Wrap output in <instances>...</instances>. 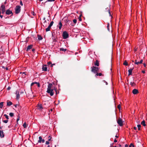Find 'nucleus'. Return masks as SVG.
<instances>
[{
	"label": "nucleus",
	"instance_id": "1",
	"mask_svg": "<svg viewBox=\"0 0 147 147\" xmlns=\"http://www.w3.org/2000/svg\"><path fill=\"white\" fill-rule=\"evenodd\" d=\"M52 84L51 83L49 84L47 88V92L51 96H52L54 95V90H55V87H54L52 89Z\"/></svg>",
	"mask_w": 147,
	"mask_h": 147
},
{
	"label": "nucleus",
	"instance_id": "2",
	"mask_svg": "<svg viewBox=\"0 0 147 147\" xmlns=\"http://www.w3.org/2000/svg\"><path fill=\"white\" fill-rule=\"evenodd\" d=\"M99 68L98 67H94L93 66L91 67V71L94 74H96L97 71L99 70Z\"/></svg>",
	"mask_w": 147,
	"mask_h": 147
},
{
	"label": "nucleus",
	"instance_id": "3",
	"mask_svg": "<svg viewBox=\"0 0 147 147\" xmlns=\"http://www.w3.org/2000/svg\"><path fill=\"white\" fill-rule=\"evenodd\" d=\"M21 7L20 5H17L16 6L15 8V13L16 14H18L21 11Z\"/></svg>",
	"mask_w": 147,
	"mask_h": 147
},
{
	"label": "nucleus",
	"instance_id": "4",
	"mask_svg": "<svg viewBox=\"0 0 147 147\" xmlns=\"http://www.w3.org/2000/svg\"><path fill=\"white\" fill-rule=\"evenodd\" d=\"M62 36L64 39H66L69 37V35L67 32L66 31L63 32Z\"/></svg>",
	"mask_w": 147,
	"mask_h": 147
},
{
	"label": "nucleus",
	"instance_id": "5",
	"mask_svg": "<svg viewBox=\"0 0 147 147\" xmlns=\"http://www.w3.org/2000/svg\"><path fill=\"white\" fill-rule=\"evenodd\" d=\"M117 122L119 125L120 126H123V121L122 119H121V118H119L118 119V120H117Z\"/></svg>",
	"mask_w": 147,
	"mask_h": 147
},
{
	"label": "nucleus",
	"instance_id": "6",
	"mask_svg": "<svg viewBox=\"0 0 147 147\" xmlns=\"http://www.w3.org/2000/svg\"><path fill=\"white\" fill-rule=\"evenodd\" d=\"M1 8L0 9V11L2 12V13H4L5 12V6L4 5L2 4L1 6Z\"/></svg>",
	"mask_w": 147,
	"mask_h": 147
},
{
	"label": "nucleus",
	"instance_id": "7",
	"mask_svg": "<svg viewBox=\"0 0 147 147\" xmlns=\"http://www.w3.org/2000/svg\"><path fill=\"white\" fill-rule=\"evenodd\" d=\"M39 140L38 141V142L39 143H41L42 142V143H43L45 142V140L44 139H42V137L41 136H39Z\"/></svg>",
	"mask_w": 147,
	"mask_h": 147
},
{
	"label": "nucleus",
	"instance_id": "8",
	"mask_svg": "<svg viewBox=\"0 0 147 147\" xmlns=\"http://www.w3.org/2000/svg\"><path fill=\"white\" fill-rule=\"evenodd\" d=\"M5 13L7 15H9L12 13V15H13V13L9 9H7L6 12Z\"/></svg>",
	"mask_w": 147,
	"mask_h": 147
},
{
	"label": "nucleus",
	"instance_id": "9",
	"mask_svg": "<svg viewBox=\"0 0 147 147\" xmlns=\"http://www.w3.org/2000/svg\"><path fill=\"white\" fill-rule=\"evenodd\" d=\"M42 71H47V67L46 65H44L42 67Z\"/></svg>",
	"mask_w": 147,
	"mask_h": 147
},
{
	"label": "nucleus",
	"instance_id": "10",
	"mask_svg": "<svg viewBox=\"0 0 147 147\" xmlns=\"http://www.w3.org/2000/svg\"><path fill=\"white\" fill-rule=\"evenodd\" d=\"M134 69V67H133L132 68H131L130 69H129L128 70V76H129L130 75H132V71Z\"/></svg>",
	"mask_w": 147,
	"mask_h": 147
},
{
	"label": "nucleus",
	"instance_id": "11",
	"mask_svg": "<svg viewBox=\"0 0 147 147\" xmlns=\"http://www.w3.org/2000/svg\"><path fill=\"white\" fill-rule=\"evenodd\" d=\"M138 92V90L134 89L133 90L132 93L134 94H137Z\"/></svg>",
	"mask_w": 147,
	"mask_h": 147
},
{
	"label": "nucleus",
	"instance_id": "12",
	"mask_svg": "<svg viewBox=\"0 0 147 147\" xmlns=\"http://www.w3.org/2000/svg\"><path fill=\"white\" fill-rule=\"evenodd\" d=\"M16 99H18L20 98L19 92L18 90H17L16 92Z\"/></svg>",
	"mask_w": 147,
	"mask_h": 147
},
{
	"label": "nucleus",
	"instance_id": "13",
	"mask_svg": "<svg viewBox=\"0 0 147 147\" xmlns=\"http://www.w3.org/2000/svg\"><path fill=\"white\" fill-rule=\"evenodd\" d=\"M38 109L40 111H41L42 110V109H43L42 105L41 104L39 105L38 104V107H37Z\"/></svg>",
	"mask_w": 147,
	"mask_h": 147
},
{
	"label": "nucleus",
	"instance_id": "14",
	"mask_svg": "<svg viewBox=\"0 0 147 147\" xmlns=\"http://www.w3.org/2000/svg\"><path fill=\"white\" fill-rule=\"evenodd\" d=\"M32 46L33 45H30L28 46L26 49V51H29L30 49H31L32 48Z\"/></svg>",
	"mask_w": 147,
	"mask_h": 147
},
{
	"label": "nucleus",
	"instance_id": "15",
	"mask_svg": "<svg viewBox=\"0 0 147 147\" xmlns=\"http://www.w3.org/2000/svg\"><path fill=\"white\" fill-rule=\"evenodd\" d=\"M0 136L1 138H3L4 136V134L2 130H0Z\"/></svg>",
	"mask_w": 147,
	"mask_h": 147
},
{
	"label": "nucleus",
	"instance_id": "16",
	"mask_svg": "<svg viewBox=\"0 0 147 147\" xmlns=\"http://www.w3.org/2000/svg\"><path fill=\"white\" fill-rule=\"evenodd\" d=\"M35 84H37L38 86V87H40V84L38 82H34L32 83L31 84V86H32Z\"/></svg>",
	"mask_w": 147,
	"mask_h": 147
},
{
	"label": "nucleus",
	"instance_id": "17",
	"mask_svg": "<svg viewBox=\"0 0 147 147\" xmlns=\"http://www.w3.org/2000/svg\"><path fill=\"white\" fill-rule=\"evenodd\" d=\"M94 65L95 66H99V62L98 60H96V62L94 63Z\"/></svg>",
	"mask_w": 147,
	"mask_h": 147
},
{
	"label": "nucleus",
	"instance_id": "18",
	"mask_svg": "<svg viewBox=\"0 0 147 147\" xmlns=\"http://www.w3.org/2000/svg\"><path fill=\"white\" fill-rule=\"evenodd\" d=\"M49 23H47L46 20H45L43 23L44 24L43 25V26H44V27H46L47 26L48 24Z\"/></svg>",
	"mask_w": 147,
	"mask_h": 147
},
{
	"label": "nucleus",
	"instance_id": "19",
	"mask_svg": "<svg viewBox=\"0 0 147 147\" xmlns=\"http://www.w3.org/2000/svg\"><path fill=\"white\" fill-rule=\"evenodd\" d=\"M104 76V75L103 74H102L101 73H97L96 74V75H95V76L96 77H97V76Z\"/></svg>",
	"mask_w": 147,
	"mask_h": 147
},
{
	"label": "nucleus",
	"instance_id": "20",
	"mask_svg": "<svg viewBox=\"0 0 147 147\" xmlns=\"http://www.w3.org/2000/svg\"><path fill=\"white\" fill-rule=\"evenodd\" d=\"M59 30H61V27L62 26V24L61 21L59 22Z\"/></svg>",
	"mask_w": 147,
	"mask_h": 147
},
{
	"label": "nucleus",
	"instance_id": "21",
	"mask_svg": "<svg viewBox=\"0 0 147 147\" xmlns=\"http://www.w3.org/2000/svg\"><path fill=\"white\" fill-rule=\"evenodd\" d=\"M12 104V103L11 101H7V105L8 106H10Z\"/></svg>",
	"mask_w": 147,
	"mask_h": 147
},
{
	"label": "nucleus",
	"instance_id": "22",
	"mask_svg": "<svg viewBox=\"0 0 147 147\" xmlns=\"http://www.w3.org/2000/svg\"><path fill=\"white\" fill-rule=\"evenodd\" d=\"M141 124L144 126H146V125L145 124V121L144 120H143V121L141 123Z\"/></svg>",
	"mask_w": 147,
	"mask_h": 147
},
{
	"label": "nucleus",
	"instance_id": "23",
	"mask_svg": "<svg viewBox=\"0 0 147 147\" xmlns=\"http://www.w3.org/2000/svg\"><path fill=\"white\" fill-rule=\"evenodd\" d=\"M55 64H52V63H51V62H49L48 63V65L49 66H51V67H52L53 66V65H55Z\"/></svg>",
	"mask_w": 147,
	"mask_h": 147
},
{
	"label": "nucleus",
	"instance_id": "24",
	"mask_svg": "<svg viewBox=\"0 0 147 147\" xmlns=\"http://www.w3.org/2000/svg\"><path fill=\"white\" fill-rule=\"evenodd\" d=\"M133 80L130 82V84L132 86H134L136 85V84L134 82H133Z\"/></svg>",
	"mask_w": 147,
	"mask_h": 147
},
{
	"label": "nucleus",
	"instance_id": "25",
	"mask_svg": "<svg viewBox=\"0 0 147 147\" xmlns=\"http://www.w3.org/2000/svg\"><path fill=\"white\" fill-rule=\"evenodd\" d=\"M38 39L39 40H41L42 39V38L40 35H38Z\"/></svg>",
	"mask_w": 147,
	"mask_h": 147
},
{
	"label": "nucleus",
	"instance_id": "26",
	"mask_svg": "<svg viewBox=\"0 0 147 147\" xmlns=\"http://www.w3.org/2000/svg\"><path fill=\"white\" fill-rule=\"evenodd\" d=\"M60 51H66L67 49H64L63 48H61L60 49Z\"/></svg>",
	"mask_w": 147,
	"mask_h": 147
},
{
	"label": "nucleus",
	"instance_id": "27",
	"mask_svg": "<svg viewBox=\"0 0 147 147\" xmlns=\"http://www.w3.org/2000/svg\"><path fill=\"white\" fill-rule=\"evenodd\" d=\"M3 102H1L0 103V108L1 109L3 106Z\"/></svg>",
	"mask_w": 147,
	"mask_h": 147
},
{
	"label": "nucleus",
	"instance_id": "28",
	"mask_svg": "<svg viewBox=\"0 0 147 147\" xmlns=\"http://www.w3.org/2000/svg\"><path fill=\"white\" fill-rule=\"evenodd\" d=\"M123 64L125 65H128V63L126 60L123 63Z\"/></svg>",
	"mask_w": 147,
	"mask_h": 147
},
{
	"label": "nucleus",
	"instance_id": "29",
	"mask_svg": "<svg viewBox=\"0 0 147 147\" xmlns=\"http://www.w3.org/2000/svg\"><path fill=\"white\" fill-rule=\"evenodd\" d=\"M4 116L7 119H9V117L6 114H5L4 115Z\"/></svg>",
	"mask_w": 147,
	"mask_h": 147
},
{
	"label": "nucleus",
	"instance_id": "30",
	"mask_svg": "<svg viewBox=\"0 0 147 147\" xmlns=\"http://www.w3.org/2000/svg\"><path fill=\"white\" fill-rule=\"evenodd\" d=\"M138 128V130H140V127H141V125L140 124H138L137 125Z\"/></svg>",
	"mask_w": 147,
	"mask_h": 147
},
{
	"label": "nucleus",
	"instance_id": "31",
	"mask_svg": "<svg viewBox=\"0 0 147 147\" xmlns=\"http://www.w3.org/2000/svg\"><path fill=\"white\" fill-rule=\"evenodd\" d=\"M109 23H108L107 24V29H108V30L109 31L110 29L109 28Z\"/></svg>",
	"mask_w": 147,
	"mask_h": 147
},
{
	"label": "nucleus",
	"instance_id": "32",
	"mask_svg": "<svg viewBox=\"0 0 147 147\" xmlns=\"http://www.w3.org/2000/svg\"><path fill=\"white\" fill-rule=\"evenodd\" d=\"M9 115L11 117H12L13 116L14 114L13 113H9Z\"/></svg>",
	"mask_w": 147,
	"mask_h": 147
},
{
	"label": "nucleus",
	"instance_id": "33",
	"mask_svg": "<svg viewBox=\"0 0 147 147\" xmlns=\"http://www.w3.org/2000/svg\"><path fill=\"white\" fill-rule=\"evenodd\" d=\"M8 120L7 119L6 120H4L3 121V122L5 123H7L8 122Z\"/></svg>",
	"mask_w": 147,
	"mask_h": 147
},
{
	"label": "nucleus",
	"instance_id": "34",
	"mask_svg": "<svg viewBox=\"0 0 147 147\" xmlns=\"http://www.w3.org/2000/svg\"><path fill=\"white\" fill-rule=\"evenodd\" d=\"M26 72H24L23 73V74H22L23 77L24 78H25V76L26 75Z\"/></svg>",
	"mask_w": 147,
	"mask_h": 147
},
{
	"label": "nucleus",
	"instance_id": "35",
	"mask_svg": "<svg viewBox=\"0 0 147 147\" xmlns=\"http://www.w3.org/2000/svg\"><path fill=\"white\" fill-rule=\"evenodd\" d=\"M55 91L56 92V94H57H57H59V91H57V88H55Z\"/></svg>",
	"mask_w": 147,
	"mask_h": 147
},
{
	"label": "nucleus",
	"instance_id": "36",
	"mask_svg": "<svg viewBox=\"0 0 147 147\" xmlns=\"http://www.w3.org/2000/svg\"><path fill=\"white\" fill-rule=\"evenodd\" d=\"M134 147V145L132 143H131L130 145L129 146V147Z\"/></svg>",
	"mask_w": 147,
	"mask_h": 147
},
{
	"label": "nucleus",
	"instance_id": "37",
	"mask_svg": "<svg viewBox=\"0 0 147 147\" xmlns=\"http://www.w3.org/2000/svg\"><path fill=\"white\" fill-rule=\"evenodd\" d=\"M117 108L119 110L120 109V108H121V105L120 104H119L117 106Z\"/></svg>",
	"mask_w": 147,
	"mask_h": 147
},
{
	"label": "nucleus",
	"instance_id": "38",
	"mask_svg": "<svg viewBox=\"0 0 147 147\" xmlns=\"http://www.w3.org/2000/svg\"><path fill=\"white\" fill-rule=\"evenodd\" d=\"M53 23H54L53 22V21H52V22H51V23H50V24L49 25H50V26H51L53 25Z\"/></svg>",
	"mask_w": 147,
	"mask_h": 147
},
{
	"label": "nucleus",
	"instance_id": "39",
	"mask_svg": "<svg viewBox=\"0 0 147 147\" xmlns=\"http://www.w3.org/2000/svg\"><path fill=\"white\" fill-rule=\"evenodd\" d=\"M23 126L24 128L26 127V122H25L23 124Z\"/></svg>",
	"mask_w": 147,
	"mask_h": 147
},
{
	"label": "nucleus",
	"instance_id": "40",
	"mask_svg": "<svg viewBox=\"0 0 147 147\" xmlns=\"http://www.w3.org/2000/svg\"><path fill=\"white\" fill-rule=\"evenodd\" d=\"M51 138L52 137L50 136H49L48 137V141H51Z\"/></svg>",
	"mask_w": 147,
	"mask_h": 147
},
{
	"label": "nucleus",
	"instance_id": "41",
	"mask_svg": "<svg viewBox=\"0 0 147 147\" xmlns=\"http://www.w3.org/2000/svg\"><path fill=\"white\" fill-rule=\"evenodd\" d=\"M73 22L74 24H76L77 22V20L76 19H74L73 20Z\"/></svg>",
	"mask_w": 147,
	"mask_h": 147
},
{
	"label": "nucleus",
	"instance_id": "42",
	"mask_svg": "<svg viewBox=\"0 0 147 147\" xmlns=\"http://www.w3.org/2000/svg\"><path fill=\"white\" fill-rule=\"evenodd\" d=\"M135 64L137 65H138L139 64H140V63L139 61H138L136 62H135Z\"/></svg>",
	"mask_w": 147,
	"mask_h": 147
},
{
	"label": "nucleus",
	"instance_id": "43",
	"mask_svg": "<svg viewBox=\"0 0 147 147\" xmlns=\"http://www.w3.org/2000/svg\"><path fill=\"white\" fill-rule=\"evenodd\" d=\"M19 120H20V117H18V118L17 119V124H18V121Z\"/></svg>",
	"mask_w": 147,
	"mask_h": 147
},
{
	"label": "nucleus",
	"instance_id": "44",
	"mask_svg": "<svg viewBox=\"0 0 147 147\" xmlns=\"http://www.w3.org/2000/svg\"><path fill=\"white\" fill-rule=\"evenodd\" d=\"M45 30L46 32H48L50 31V29L49 28H47Z\"/></svg>",
	"mask_w": 147,
	"mask_h": 147
},
{
	"label": "nucleus",
	"instance_id": "45",
	"mask_svg": "<svg viewBox=\"0 0 147 147\" xmlns=\"http://www.w3.org/2000/svg\"><path fill=\"white\" fill-rule=\"evenodd\" d=\"M45 144L47 145H48L49 144V141H47L46 142Z\"/></svg>",
	"mask_w": 147,
	"mask_h": 147
},
{
	"label": "nucleus",
	"instance_id": "46",
	"mask_svg": "<svg viewBox=\"0 0 147 147\" xmlns=\"http://www.w3.org/2000/svg\"><path fill=\"white\" fill-rule=\"evenodd\" d=\"M78 18L79 21H82V18L80 17H79Z\"/></svg>",
	"mask_w": 147,
	"mask_h": 147
},
{
	"label": "nucleus",
	"instance_id": "47",
	"mask_svg": "<svg viewBox=\"0 0 147 147\" xmlns=\"http://www.w3.org/2000/svg\"><path fill=\"white\" fill-rule=\"evenodd\" d=\"M14 106L16 107H17L19 106V105H15Z\"/></svg>",
	"mask_w": 147,
	"mask_h": 147
},
{
	"label": "nucleus",
	"instance_id": "48",
	"mask_svg": "<svg viewBox=\"0 0 147 147\" xmlns=\"http://www.w3.org/2000/svg\"><path fill=\"white\" fill-rule=\"evenodd\" d=\"M143 62V60L142 59H141L140 60V64H142V63Z\"/></svg>",
	"mask_w": 147,
	"mask_h": 147
},
{
	"label": "nucleus",
	"instance_id": "49",
	"mask_svg": "<svg viewBox=\"0 0 147 147\" xmlns=\"http://www.w3.org/2000/svg\"><path fill=\"white\" fill-rule=\"evenodd\" d=\"M55 1V0H47V1L51 2V1Z\"/></svg>",
	"mask_w": 147,
	"mask_h": 147
},
{
	"label": "nucleus",
	"instance_id": "50",
	"mask_svg": "<svg viewBox=\"0 0 147 147\" xmlns=\"http://www.w3.org/2000/svg\"><path fill=\"white\" fill-rule=\"evenodd\" d=\"M108 12H109V15H110V16H111V14H110V10L109 9H108Z\"/></svg>",
	"mask_w": 147,
	"mask_h": 147
},
{
	"label": "nucleus",
	"instance_id": "51",
	"mask_svg": "<svg viewBox=\"0 0 147 147\" xmlns=\"http://www.w3.org/2000/svg\"><path fill=\"white\" fill-rule=\"evenodd\" d=\"M20 4L22 5V6H23V4L22 3V2L21 1H20Z\"/></svg>",
	"mask_w": 147,
	"mask_h": 147
},
{
	"label": "nucleus",
	"instance_id": "52",
	"mask_svg": "<svg viewBox=\"0 0 147 147\" xmlns=\"http://www.w3.org/2000/svg\"><path fill=\"white\" fill-rule=\"evenodd\" d=\"M11 89V87L9 86L7 88V90H9Z\"/></svg>",
	"mask_w": 147,
	"mask_h": 147
},
{
	"label": "nucleus",
	"instance_id": "53",
	"mask_svg": "<svg viewBox=\"0 0 147 147\" xmlns=\"http://www.w3.org/2000/svg\"><path fill=\"white\" fill-rule=\"evenodd\" d=\"M32 14L34 16L35 15V13L34 12H33V11L32 12Z\"/></svg>",
	"mask_w": 147,
	"mask_h": 147
},
{
	"label": "nucleus",
	"instance_id": "54",
	"mask_svg": "<svg viewBox=\"0 0 147 147\" xmlns=\"http://www.w3.org/2000/svg\"><path fill=\"white\" fill-rule=\"evenodd\" d=\"M35 50V49H32V51L33 52Z\"/></svg>",
	"mask_w": 147,
	"mask_h": 147
},
{
	"label": "nucleus",
	"instance_id": "55",
	"mask_svg": "<svg viewBox=\"0 0 147 147\" xmlns=\"http://www.w3.org/2000/svg\"><path fill=\"white\" fill-rule=\"evenodd\" d=\"M117 142V140H116V139H115L114 140V142Z\"/></svg>",
	"mask_w": 147,
	"mask_h": 147
},
{
	"label": "nucleus",
	"instance_id": "56",
	"mask_svg": "<svg viewBox=\"0 0 147 147\" xmlns=\"http://www.w3.org/2000/svg\"><path fill=\"white\" fill-rule=\"evenodd\" d=\"M143 65H144V67H146V65L145 63H143Z\"/></svg>",
	"mask_w": 147,
	"mask_h": 147
},
{
	"label": "nucleus",
	"instance_id": "57",
	"mask_svg": "<svg viewBox=\"0 0 147 147\" xmlns=\"http://www.w3.org/2000/svg\"><path fill=\"white\" fill-rule=\"evenodd\" d=\"M134 129L136 130L137 129V127H134Z\"/></svg>",
	"mask_w": 147,
	"mask_h": 147
},
{
	"label": "nucleus",
	"instance_id": "58",
	"mask_svg": "<svg viewBox=\"0 0 147 147\" xmlns=\"http://www.w3.org/2000/svg\"><path fill=\"white\" fill-rule=\"evenodd\" d=\"M51 26H50V25H49V26H48V28H49L50 29L51 28Z\"/></svg>",
	"mask_w": 147,
	"mask_h": 147
},
{
	"label": "nucleus",
	"instance_id": "59",
	"mask_svg": "<svg viewBox=\"0 0 147 147\" xmlns=\"http://www.w3.org/2000/svg\"><path fill=\"white\" fill-rule=\"evenodd\" d=\"M128 147V145H127V144H125V147Z\"/></svg>",
	"mask_w": 147,
	"mask_h": 147
},
{
	"label": "nucleus",
	"instance_id": "60",
	"mask_svg": "<svg viewBox=\"0 0 147 147\" xmlns=\"http://www.w3.org/2000/svg\"><path fill=\"white\" fill-rule=\"evenodd\" d=\"M0 17L1 18H3V15H1V14H0Z\"/></svg>",
	"mask_w": 147,
	"mask_h": 147
},
{
	"label": "nucleus",
	"instance_id": "61",
	"mask_svg": "<svg viewBox=\"0 0 147 147\" xmlns=\"http://www.w3.org/2000/svg\"><path fill=\"white\" fill-rule=\"evenodd\" d=\"M142 72L144 74L145 73V71H142Z\"/></svg>",
	"mask_w": 147,
	"mask_h": 147
},
{
	"label": "nucleus",
	"instance_id": "62",
	"mask_svg": "<svg viewBox=\"0 0 147 147\" xmlns=\"http://www.w3.org/2000/svg\"><path fill=\"white\" fill-rule=\"evenodd\" d=\"M20 107L19 109H19H18V110H19V109H21V106H20Z\"/></svg>",
	"mask_w": 147,
	"mask_h": 147
},
{
	"label": "nucleus",
	"instance_id": "63",
	"mask_svg": "<svg viewBox=\"0 0 147 147\" xmlns=\"http://www.w3.org/2000/svg\"><path fill=\"white\" fill-rule=\"evenodd\" d=\"M119 147H121V144H119Z\"/></svg>",
	"mask_w": 147,
	"mask_h": 147
},
{
	"label": "nucleus",
	"instance_id": "64",
	"mask_svg": "<svg viewBox=\"0 0 147 147\" xmlns=\"http://www.w3.org/2000/svg\"><path fill=\"white\" fill-rule=\"evenodd\" d=\"M6 70H8V67H7L6 68Z\"/></svg>",
	"mask_w": 147,
	"mask_h": 147
}]
</instances>
